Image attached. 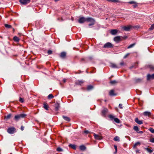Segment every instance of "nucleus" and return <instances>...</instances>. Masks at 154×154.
Wrapping results in <instances>:
<instances>
[{
  "label": "nucleus",
  "mask_w": 154,
  "mask_h": 154,
  "mask_svg": "<svg viewBox=\"0 0 154 154\" xmlns=\"http://www.w3.org/2000/svg\"><path fill=\"white\" fill-rule=\"evenodd\" d=\"M57 1V0H55V1Z\"/></svg>",
  "instance_id": "774afa93"
},
{
  "label": "nucleus",
  "mask_w": 154,
  "mask_h": 154,
  "mask_svg": "<svg viewBox=\"0 0 154 154\" xmlns=\"http://www.w3.org/2000/svg\"><path fill=\"white\" fill-rule=\"evenodd\" d=\"M143 114L145 116H149L151 115V113L149 112L146 111L143 113Z\"/></svg>",
  "instance_id": "2eb2a0df"
},
{
  "label": "nucleus",
  "mask_w": 154,
  "mask_h": 154,
  "mask_svg": "<svg viewBox=\"0 0 154 154\" xmlns=\"http://www.w3.org/2000/svg\"><path fill=\"white\" fill-rule=\"evenodd\" d=\"M108 109L106 108H104L101 111V115L103 116H105L106 114L108 112Z\"/></svg>",
  "instance_id": "39448f33"
},
{
  "label": "nucleus",
  "mask_w": 154,
  "mask_h": 154,
  "mask_svg": "<svg viewBox=\"0 0 154 154\" xmlns=\"http://www.w3.org/2000/svg\"><path fill=\"white\" fill-rule=\"evenodd\" d=\"M149 130L152 133H154V130L152 128H150L149 129Z\"/></svg>",
  "instance_id": "a18cd8bd"
},
{
  "label": "nucleus",
  "mask_w": 154,
  "mask_h": 154,
  "mask_svg": "<svg viewBox=\"0 0 154 154\" xmlns=\"http://www.w3.org/2000/svg\"><path fill=\"white\" fill-rule=\"evenodd\" d=\"M154 29V24H152L150 27L149 29V30H153Z\"/></svg>",
  "instance_id": "ea45409f"
},
{
  "label": "nucleus",
  "mask_w": 154,
  "mask_h": 154,
  "mask_svg": "<svg viewBox=\"0 0 154 154\" xmlns=\"http://www.w3.org/2000/svg\"><path fill=\"white\" fill-rule=\"evenodd\" d=\"M121 38L122 40V39H126L127 38V36H123V37L121 36Z\"/></svg>",
  "instance_id": "8fccbe9b"
},
{
  "label": "nucleus",
  "mask_w": 154,
  "mask_h": 154,
  "mask_svg": "<svg viewBox=\"0 0 154 154\" xmlns=\"http://www.w3.org/2000/svg\"><path fill=\"white\" fill-rule=\"evenodd\" d=\"M135 3H134L133 5V7L134 8H136L137 6L138 5V3H137L136 2Z\"/></svg>",
  "instance_id": "79ce46f5"
},
{
  "label": "nucleus",
  "mask_w": 154,
  "mask_h": 154,
  "mask_svg": "<svg viewBox=\"0 0 154 154\" xmlns=\"http://www.w3.org/2000/svg\"><path fill=\"white\" fill-rule=\"evenodd\" d=\"M5 26L6 28L8 29L12 27L11 26V25H8V24H5Z\"/></svg>",
  "instance_id": "2f4dec72"
},
{
  "label": "nucleus",
  "mask_w": 154,
  "mask_h": 154,
  "mask_svg": "<svg viewBox=\"0 0 154 154\" xmlns=\"http://www.w3.org/2000/svg\"><path fill=\"white\" fill-rule=\"evenodd\" d=\"M109 117L112 120L114 119L115 118V116L112 115H109Z\"/></svg>",
  "instance_id": "c756f323"
},
{
  "label": "nucleus",
  "mask_w": 154,
  "mask_h": 154,
  "mask_svg": "<svg viewBox=\"0 0 154 154\" xmlns=\"http://www.w3.org/2000/svg\"><path fill=\"white\" fill-rule=\"evenodd\" d=\"M131 26H121L122 29H123L125 31H129L130 30V29L131 28Z\"/></svg>",
  "instance_id": "7ed1b4c3"
},
{
  "label": "nucleus",
  "mask_w": 154,
  "mask_h": 154,
  "mask_svg": "<svg viewBox=\"0 0 154 154\" xmlns=\"http://www.w3.org/2000/svg\"><path fill=\"white\" fill-rule=\"evenodd\" d=\"M94 23L95 22L91 23L89 24V26H90L94 25Z\"/></svg>",
  "instance_id": "5fc2aeb1"
},
{
  "label": "nucleus",
  "mask_w": 154,
  "mask_h": 154,
  "mask_svg": "<svg viewBox=\"0 0 154 154\" xmlns=\"http://www.w3.org/2000/svg\"><path fill=\"white\" fill-rule=\"evenodd\" d=\"M80 149L81 150H84L86 149L85 146L84 145H81L80 146Z\"/></svg>",
  "instance_id": "b1692460"
},
{
  "label": "nucleus",
  "mask_w": 154,
  "mask_h": 154,
  "mask_svg": "<svg viewBox=\"0 0 154 154\" xmlns=\"http://www.w3.org/2000/svg\"><path fill=\"white\" fill-rule=\"evenodd\" d=\"M66 56V53L64 52H62L61 53L60 56L62 58H65Z\"/></svg>",
  "instance_id": "f3484780"
},
{
  "label": "nucleus",
  "mask_w": 154,
  "mask_h": 154,
  "mask_svg": "<svg viewBox=\"0 0 154 154\" xmlns=\"http://www.w3.org/2000/svg\"><path fill=\"white\" fill-rule=\"evenodd\" d=\"M52 51L51 50H48V54H52Z\"/></svg>",
  "instance_id": "de8ad7c7"
},
{
  "label": "nucleus",
  "mask_w": 154,
  "mask_h": 154,
  "mask_svg": "<svg viewBox=\"0 0 154 154\" xmlns=\"http://www.w3.org/2000/svg\"><path fill=\"white\" fill-rule=\"evenodd\" d=\"M63 119L66 121H69L70 120V119L67 116H63Z\"/></svg>",
  "instance_id": "393cba45"
},
{
  "label": "nucleus",
  "mask_w": 154,
  "mask_h": 154,
  "mask_svg": "<svg viewBox=\"0 0 154 154\" xmlns=\"http://www.w3.org/2000/svg\"><path fill=\"white\" fill-rule=\"evenodd\" d=\"M59 107L60 106L59 104H58L55 107V110L57 111L58 110Z\"/></svg>",
  "instance_id": "58836bf2"
},
{
  "label": "nucleus",
  "mask_w": 154,
  "mask_h": 154,
  "mask_svg": "<svg viewBox=\"0 0 154 154\" xmlns=\"http://www.w3.org/2000/svg\"><path fill=\"white\" fill-rule=\"evenodd\" d=\"M11 115H12L11 114H9L7 116H5V119H6V120H8L10 118L11 116Z\"/></svg>",
  "instance_id": "4be33fe9"
},
{
  "label": "nucleus",
  "mask_w": 154,
  "mask_h": 154,
  "mask_svg": "<svg viewBox=\"0 0 154 154\" xmlns=\"http://www.w3.org/2000/svg\"><path fill=\"white\" fill-rule=\"evenodd\" d=\"M137 133H138L142 134L143 133V132L141 131H138Z\"/></svg>",
  "instance_id": "bf43d9fd"
},
{
  "label": "nucleus",
  "mask_w": 154,
  "mask_h": 154,
  "mask_svg": "<svg viewBox=\"0 0 154 154\" xmlns=\"http://www.w3.org/2000/svg\"><path fill=\"white\" fill-rule=\"evenodd\" d=\"M109 95L111 96H113L116 95V94L114 93V91L113 90H111L109 92Z\"/></svg>",
  "instance_id": "a211bd4d"
},
{
  "label": "nucleus",
  "mask_w": 154,
  "mask_h": 154,
  "mask_svg": "<svg viewBox=\"0 0 154 154\" xmlns=\"http://www.w3.org/2000/svg\"><path fill=\"white\" fill-rule=\"evenodd\" d=\"M108 1L109 2H119V1L117 0H108Z\"/></svg>",
  "instance_id": "4c0bfd02"
},
{
  "label": "nucleus",
  "mask_w": 154,
  "mask_h": 154,
  "mask_svg": "<svg viewBox=\"0 0 154 154\" xmlns=\"http://www.w3.org/2000/svg\"><path fill=\"white\" fill-rule=\"evenodd\" d=\"M93 88V86L92 85H89L87 87V89L88 90H90Z\"/></svg>",
  "instance_id": "f704fd0d"
},
{
  "label": "nucleus",
  "mask_w": 154,
  "mask_h": 154,
  "mask_svg": "<svg viewBox=\"0 0 154 154\" xmlns=\"http://www.w3.org/2000/svg\"><path fill=\"white\" fill-rule=\"evenodd\" d=\"M114 147L115 150H117V146L116 145H114Z\"/></svg>",
  "instance_id": "864d4df0"
},
{
  "label": "nucleus",
  "mask_w": 154,
  "mask_h": 154,
  "mask_svg": "<svg viewBox=\"0 0 154 154\" xmlns=\"http://www.w3.org/2000/svg\"><path fill=\"white\" fill-rule=\"evenodd\" d=\"M133 129L137 132L139 131L138 127L137 126H134V127L133 128Z\"/></svg>",
  "instance_id": "cd10ccee"
},
{
  "label": "nucleus",
  "mask_w": 154,
  "mask_h": 154,
  "mask_svg": "<svg viewBox=\"0 0 154 154\" xmlns=\"http://www.w3.org/2000/svg\"><path fill=\"white\" fill-rule=\"evenodd\" d=\"M86 21L90 23H93L95 22V20L92 18L88 17L86 18Z\"/></svg>",
  "instance_id": "9d476101"
},
{
  "label": "nucleus",
  "mask_w": 154,
  "mask_h": 154,
  "mask_svg": "<svg viewBox=\"0 0 154 154\" xmlns=\"http://www.w3.org/2000/svg\"><path fill=\"white\" fill-rule=\"evenodd\" d=\"M13 30L14 31V28H13Z\"/></svg>",
  "instance_id": "338daca9"
},
{
  "label": "nucleus",
  "mask_w": 154,
  "mask_h": 154,
  "mask_svg": "<svg viewBox=\"0 0 154 154\" xmlns=\"http://www.w3.org/2000/svg\"><path fill=\"white\" fill-rule=\"evenodd\" d=\"M118 32V30L117 29H112L110 32V33L112 35H116Z\"/></svg>",
  "instance_id": "4468645a"
},
{
  "label": "nucleus",
  "mask_w": 154,
  "mask_h": 154,
  "mask_svg": "<svg viewBox=\"0 0 154 154\" xmlns=\"http://www.w3.org/2000/svg\"><path fill=\"white\" fill-rule=\"evenodd\" d=\"M134 121L136 123L139 125H141L143 123L142 120H139L137 118H136Z\"/></svg>",
  "instance_id": "f8f14e48"
},
{
  "label": "nucleus",
  "mask_w": 154,
  "mask_h": 154,
  "mask_svg": "<svg viewBox=\"0 0 154 154\" xmlns=\"http://www.w3.org/2000/svg\"><path fill=\"white\" fill-rule=\"evenodd\" d=\"M114 120L115 122L117 123H119L120 122L119 119L117 118H115Z\"/></svg>",
  "instance_id": "bb28decb"
},
{
  "label": "nucleus",
  "mask_w": 154,
  "mask_h": 154,
  "mask_svg": "<svg viewBox=\"0 0 154 154\" xmlns=\"http://www.w3.org/2000/svg\"><path fill=\"white\" fill-rule=\"evenodd\" d=\"M59 21H63V20L62 18H58L57 19Z\"/></svg>",
  "instance_id": "6e6d98bb"
},
{
  "label": "nucleus",
  "mask_w": 154,
  "mask_h": 154,
  "mask_svg": "<svg viewBox=\"0 0 154 154\" xmlns=\"http://www.w3.org/2000/svg\"><path fill=\"white\" fill-rule=\"evenodd\" d=\"M110 66L112 68H119L120 67L118 66H117L116 64L113 63H110Z\"/></svg>",
  "instance_id": "9b49d317"
},
{
  "label": "nucleus",
  "mask_w": 154,
  "mask_h": 154,
  "mask_svg": "<svg viewBox=\"0 0 154 154\" xmlns=\"http://www.w3.org/2000/svg\"><path fill=\"white\" fill-rule=\"evenodd\" d=\"M152 79H154V74L152 75Z\"/></svg>",
  "instance_id": "052dcab7"
},
{
  "label": "nucleus",
  "mask_w": 154,
  "mask_h": 154,
  "mask_svg": "<svg viewBox=\"0 0 154 154\" xmlns=\"http://www.w3.org/2000/svg\"><path fill=\"white\" fill-rule=\"evenodd\" d=\"M103 47L104 48H112L113 45L110 43L107 42L104 45Z\"/></svg>",
  "instance_id": "20e7f679"
},
{
  "label": "nucleus",
  "mask_w": 154,
  "mask_h": 154,
  "mask_svg": "<svg viewBox=\"0 0 154 154\" xmlns=\"http://www.w3.org/2000/svg\"><path fill=\"white\" fill-rule=\"evenodd\" d=\"M149 141L151 143H154V138H150Z\"/></svg>",
  "instance_id": "c03bdc74"
},
{
  "label": "nucleus",
  "mask_w": 154,
  "mask_h": 154,
  "mask_svg": "<svg viewBox=\"0 0 154 154\" xmlns=\"http://www.w3.org/2000/svg\"><path fill=\"white\" fill-rule=\"evenodd\" d=\"M7 132L10 134H13L15 132V129L14 127L9 128L7 130Z\"/></svg>",
  "instance_id": "f03ea898"
},
{
  "label": "nucleus",
  "mask_w": 154,
  "mask_h": 154,
  "mask_svg": "<svg viewBox=\"0 0 154 154\" xmlns=\"http://www.w3.org/2000/svg\"><path fill=\"white\" fill-rule=\"evenodd\" d=\"M53 97H54V96L52 94H49L48 97V98L49 99H51Z\"/></svg>",
  "instance_id": "473e14b6"
},
{
  "label": "nucleus",
  "mask_w": 154,
  "mask_h": 154,
  "mask_svg": "<svg viewBox=\"0 0 154 154\" xmlns=\"http://www.w3.org/2000/svg\"><path fill=\"white\" fill-rule=\"evenodd\" d=\"M20 3L23 5H26L30 2L29 0H19Z\"/></svg>",
  "instance_id": "6e6552de"
},
{
  "label": "nucleus",
  "mask_w": 154,
  "mask_h": 154,
  "mask_svg": "<svg viewBox=\"0 0 154 154\" xmlns=\"http://www.w3.org/2000/svg\"><path fill=\"white\" fill-rule=\"evenodd\" d=\"M69 147H71V148L74 149H75L76 148V146L75 145L72 144H69Z\"/></svg>",
  "instance_id": "aec40b11"
},
{
  "label": "nucleus",
  "mask_w": 154,
  "mask_h": 154,
  "mask_svg": "<svg viewBox=\"0 0 154 154\" xmlns=\"http://www.w3.org/2000/svg\"><path fill=\"white\" fill-rule=\"evenodd\" d=\"M57 150L58 152H61L63 151V150L60 147H58L57 149Z\"/></svg>",
  "instance_id": "a19ab883"
},
{
  "label": "nucleus",
  "mask_w": 154,
  "mask_h": 154,
  "mask_svg": "<svg viewBox=\"0 0 154 154\" xmlns=\"http://www.w3.org/2000/svg\"><path fill=\"white\" fill-rule=\"evenodd\" d=\"M108 1L109 2H119V1L117 0H108Z\"/></svg>",
  "instance_id": "e433bc0d"
},
{
  "label": "nucleus",
  "mask_w": 154,
  "mask_h": 154,
  "mask_svg": "<svg viewBox=\"0 0 154 154\" xmlns=\"http://www.w3.org/2000/svg\"><path fill=\"white\" fill-rule=\"evenodd\" d=\"M110 83L112 85H114L117 83V82L115 80H113L110 82Z\"/></svg>",
  "instance_id": "72a5a7b5"
},
{
  "label": "nucleus",
  "mask_w": 154,
  "mask_h": 154,
  "mask_svg": "<svg viewBox=\"0 0 154 154\" xmlns=\"http://www.w3.org/2000/svg\"><path fill=\"white\" fill-rule=\"evenodd\" d=\"M44 108L46 110H48V106L46 103H44Z\"/></svg>",
  "instance_id": "a878e982"
},
{
  "label": "nucleus",
  "mask_w": 154,
  "mask_h": 154,
  "mask_svg": "<svg viewBox=\"0 0 154 154\" xmlns=\"http://www.w3.org/2000/svg\"><path fill=\"white\" fill-rule=\"evenodd\" d=\"M135 2H135L134 1H130V2H128V3L130 4H134V3H136Z\"/></svg>",
  "instance_id": "49530a36"
},
{
  "label": "nucleus",
  "mask_w": 154,
  "mask_h": 154,
  "mask_svg": "<svg viewBox=\"0 0 154 154\" xmlns=\"http://www.w3.org/2000/svg\"><path fill=\"white\" fill-rule=\"evenodd\" d=\"M129 54V53H128L127 54H126L124 57V58L125 59L128 56Z\"/></svg>",
  "instance_id": "3c124183"
},
{
  "label": "nucleus",
  "mask_w": 154,
  "mask_h": 154,
  "mask_svg": "<svg viewBox=\"0 0 154 154\" xmlns=\"http://www.w3.org/2000/svg\"><path fill=\"white\" fill-rule=\"evenodd\" d=\"M84 132V133H86V134H88L89 133V131H88V130L85 131Z\"/></svg>",
  "instance_id": "4d7b16f0"
},
{
  "label": "nucleus",
  "mask_w": 154,
  "mask_h": 154,
  "mask_svg": "<svg viewBox=\"0 0 154 154\" xmlns=\"http://www.w3.org/2000/svg\"><path fill=\"white\" fill-rule=\"evenodd\" d=\"M71 20H72V21H73V17H72V18H71Z\"/></svg>",
  "instance_id": "0e129e2a"
},
{
  "label": "nucleus",
  "mask_w": 154,
  "mask_h": 154,
  "mask_svg": "<svg viewBox=\"0 0 154 154\" xmlns=\"http://www.w3.org/2000/svg\"><path fill=\"white\" fill-rule=\"evenodd\" d=\"M144 149L146 150L148 152L150 153H151L153 152L152 150L149 149L148 148H144Z\"/></svg>",
  "instance_id": "6ab92c4d"
},
{
  "label": "nucleus",
  "mask_w": 154,
  "mask_h": 154,
  "mask_svg": "<svg viewBox=\"0 0 154 154\" xmlns=\"http://www.w3.org/2000/svg\"><path fill=\"white\" fill-rule=\"evenodd\" d=\"M86 21V18L84 17H80L79 20L78 22L80 23H82Z\"/></svg>",
  "instance_id": "0eeeda50"
},
{
  "label": "nucleus",
  "mask_w": 154,
  "mask_h": 154,
  "mask_svg": "<svg viewBox=\"0 0 154 154\" xmlns=\"http://www.w3.org/2000/svg\"><path fill=\"white\" fill-rule=\"evenodd\" d=\"M114 140L115 141H119V138L118 136H116L114 138Z\"/></svg>",
  "instance_id": "c85d7f7f"
},
{
  "label": "nucleus",
  "mask_w": 154,
  "mask_h": 154,
  "mask_svg": "<svg viewBox=\"0 0 154 154\" xmlns=\"http://www.w3.org/2000/svg\"><path fill=\"white\" fill-rule=\"evenodd\" d=\"M94 138L97 140H100L102 139L101 136L99 135H97L95 133H94Z\"/></svg>",
  "instance_id": "1a4fd4ad"
},
{
  "label": "nucleus",
  "mask_w": 154,
  "mask_h": 154,
  "mask_svg": "<svg viewBox=\"0 0 154 154\" xmlns=\"http://www.w3.org/2000/svg\"><path fill=\"white\" fill-rule=\"evenodd\" d=\"M84 82V81L83 80L78 81L76 82V84L79 85H81Z\"/></svg>",
  "instance_id": "dca6fc26"
},
{
  "label": "nucleus",
  "mask_w": 154,
  "mask_h": 154,
  "mask_svg": "<svg viewBox=\"0 0 154 154\" xmlns=\"http://www.w3.org/2000/svg\"><path fill=\"white\" fill-rule=\"evenodd\" d=\"M151 79H152V75L148 74L147 75V80H149Z\"/></svg>",
  "instance_id": "7c9ffc66"
},
{
  "label": "nucleus",
  "mask_w": 154,
  "mask_h": 154,
  "mask_svg": "<svg viewBox=\"0 0 154 154\" xmlns=\"http://www.w3.org/2000/svg\"><path fill=\"white\" fill-rule=\"evenodd\" d=\"M13 40H14V41L16 42H18L19 41V38L16 36H15L14 37Z\"/></svg>",
  "instance_id": "5701e85b"
},
{
  "label": "nucleus",
  "mask_w": 154,
  "mask_h": 154,
  "mask_svg": "<svg viewBox=\"0 0 154 154\" xmlns=\"http://www.w3.org/2000/svg\"><path fill=\"white\" fill-rule=\"evenodd\" d=\"M24 127L23 126H21V129L22 131H23L24 130Z\"/></svg>",
  "instance_id": "13d9d810"
},
{
  "label": "nucleus",
  "mask_w": 154,
  "mask_h": 154,
  "mask_svg": "<svg viewBox=\"0 0 154 154\" xmlns=\"http://www.w3.org/2000/svg\"><path fill=\"white\" fill-rule=\"evenodd\" d=\"M117 150H115V151L114 152V154H116V153L117 152Z\"/></svg>",
  "instance_id": "680f3d73"
},
{
  "label": "nucleus",
  "mask_w": 154,
  "mask_h": 154,
  "mask_svg": "<svg viewBox=\"0 0 154 154\" xmlns=\"http://www.w3.org/2000/svg\"><path fill=\"white\" fill-rule=\"evenodd\" d=\"M143 79L136 78L134 79V82L135 83H140L142 82Z\"/></svg>",
  "instance_id": "ddd939ff"
},
{
  "label": "nucleus",
  "mask_w": 154,
  "mask_h": 154,
  "mask_svg": "<svg viewBox=\"0 0 154 154\" xmlns=\"http://www.w3.org/2000/svg\"><path fill=\"white\" fill-rule=\"evenodd\" d=\"M26 116V115L24 114H21L16 115L14 117V119L16 121H18L21 118H25Z\"/></svg>",
  "instance_id": "f257e3e1"
},
{
  "label": "nucleus",
  "mask_w": 154,
  "mask_h": 154,
  "mask_svg": "<svg viewBox=\"0 0 154 154\" xmlns=\"http://www.w3.org/2000/svg\"><path fill=\"white\" fill-rule=\"evenodd\" d=\"M125 64V63L124 62H121L120 63V66H123Z\"/></svg>",
  "instance_id": "603ef678"
},
{
  "label": "nucleus",
  "mask_w": 154,
  "mask_h": 154,
  "mask_svg": "<svg viewBox=\"0 0 154 154\" xmlns=\"http://www.w3.org/2000/svg\"><path fill=\"white\" fill-rule=\"evenodd\" d=\"M119 108L120 109H122L123 108L122 105V104L120 103L119 105Z\"/></svg>",
  "instance_id": "09e8293b"
},
{
  "label": "nucleus",
  "mask_w": 154,
  "mask_h": 154,
  "mask_svg": "<svg viewBox=\"0 0 154 154\" xmlns=\"http://www.w3.org/2000/svg\"><path fill=\"white\" fill-rule=\"evenodd\" d=\"M133 68V66H131V67H130V69H131V68Z\"/></svg>",
  "instance_id": "69168bd1"
},
{
  "label": "nucleus",
  "mask_w": 154,
  "mask_h": 154,
  "mask_svg": "<svg viewBox=\"0 0 154 154\" xmlns=\"http://www.w3.org/2000/svg\"><path fill=\"white\" fill-rule=\"evenodd\" d=\"M19 101L22 103H23L24 102L23 99L20 97Z\"/></svg>",
  "instance_id": "37998d69"
},
{
  "label": "nucleus",
  "mask_w": 154,
  "mask_h": 154,
  "mask_svg": "<svg viewBox=\"0 0 154 154\" xmlns=\"http://www.w3.org/2000/svg\"><path fill=\"white\" fill-rule=\"evenodd\" d=\"M63 81L64 82H66V80L65 79H63Z\"/></svg>",
  "instance_id": "e2e57ef3"
},
{
  "label": "nucleus",
  "mask_w": 154,
  "mask_h": 154,
  "mask_svg": "<svg viewBox=\"0 0 154 154\" xmlns=\"http://www.w3.org/2000/svg\"><path fill=\"white\" fill-rule=\"evenodd\" d=\"M140 143L139 142H137L133 146V148H135L136 146H140Z\"/></svg>",
  "instance_id": "412c9836"
},
{
  "label": "nucleus",
  "mask_w": 154,
  "mask_h": 154,
  "mask_svg": "<svg viewBox=\"0 0 154 154\" xmlns=\"http://www.w3.org/2000/svg\"><path fill=\"white\" fill-rule=\"evenodd\" d=\"M135 45V43H133L132 44H131L127 48L128 49H129V48H132L133 47H134V46Z\"/></svg>",
  "instance_id": "c9c22d12"
},
{
  "label": "nucleus",
  "mask_w": 154,
  "mask_h": 154,
  "mask_svg": "<svg viewBox=\"0 0 154 154\" xmlns=\"http://www.w3.org/2000/svg\"><path fill=\"white\" fill-rule=\"evenodd\" d=\"M114 41L117 43H118L119 42L122 41L121 37L120 36H117L114 38Z\"/></svg>",
  "instance_id": "423d86ee"
}]
</instances>
